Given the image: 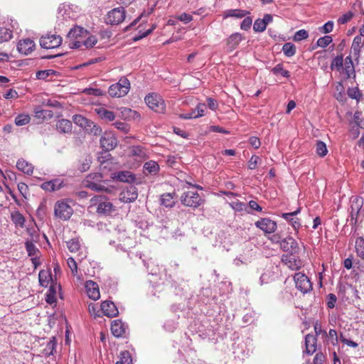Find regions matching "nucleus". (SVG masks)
<instances>
[{"label": "nucleus", "mask_w": 364, "mask_h": 364, "mask_svg": "<svg viewBox=\"0 0 364 364\" xmlns=\"http://www.w3.org/2000/svg\"><path fill=\"white\" fill-rule=\"evenodd\" d=\"M103 176L100 173H92L87 175L83 181L84 186L97 191H109L104 185Z\"/></svg>", "instance_id": "f257e3e1"}, {"label": "nucleus", "mask_w": 364, "mask_h": 364, "mask_svg": "<svg viewBox=\"0 0 364 364\" xmlns=\"http://www.w3.org/2000/svg\"><path fill=\"white\" fill-rule=\"evenodd\" d=\"M91 206H96V211L100 215H109L114 210L113 204L103 196H96L90 200Z\"/></svg>", "instance_id": "f03ea898"}, {"label": "nucleus", "mask_w": 364, "mask_h": 364, "mask_svg": "<svg viewBox=\"0 0 364 364\" xmlns=\"http://www.w3.org/2000/svg\"><path fill=\"white\" fill-rule=\"evenodd\" d=\"M130 82L127 77H121L118 82L109 86L108 93L112 97H122L129 91Z\"/></svg>", "instance_id": "7ed1b4c3"}, {"label": "nucleus", "mask_w": 364, "mask_h": 364, "mask_svg": "<svg viewBox=\"0 0 364 364\" xmlns=\"http://www.w3.org/2000/svg\"><path fill=\"white\" fill-rule=\"evenodd\" d=\"M180 200L183 205L194 209L198 208L203 203V200L196 191H188L183 192Z\"/></svg>", "instance_id": "20e7f679"}, {"label": "nucleus", "mask_w": 364, "mask_h": 364, "mask_svg": "<svg viewBox=\"0 0 364 364\" xmlns=\"http://www.w3.org/2000/svg\"><path fill=\"white\" fill-rule=\"evenodd\" d=\"M145 102L148 107L158 113H164L166 111V105L160 95L152 93L148 95L145 99Z\"/></svg>", "instance_id": "39448f33"}, {"label": "nucleus", "mask_w": 364, "mask_h": 364, "mask_svg": "<svg viewBox=\"0 0 364 364\" xmlns=\"http://www.w3.org/2000/svg\"><path fill=\"white\" fill-rule=\"evenodd\" d=\"M73 213L72 207L66 201L61 200L55 203L54 214L57 218L67 220L71 217Z\"/></svg>", "instance_id": "423d86ee"}, {"label": "nucleus", "mask_w": 364, "mask_h": 364, "mask_svg": "<svg viewBox=\"0 0 364 364\" xmlns=\"http://www.w3.org/2000/svg\"><path fill=\"white\" fill-rule=\"evenodd\" d=\"M62 43V38L55 34L48 33L40 38V46L45 49H53L59 47Z\"/></svg>", "instance_id": "0eeeda50"}, {"label": "nucleus", "mask_w": 364, "mask_h": 364, "mask_svg": "<svg viewBox=\"0 0 364 364\" xmlns=\"http://www.w3.org/2000/svg\"><path fill=\"white\" fill-rule=\"evenodd\" d=\"M296 287L303 294H306L312 290V284L306 275L301 272H297L294 276Z\"/></svg>", "instance_id": "6e6552de"}, {"label": "nucleus", "mask_w": 364, "mask_h": 364, "mask_svg": "<svg viewBox=\"0 0 364 364\" xmlns=\"http://www.w3.org/2000/svg\"><path fill=\"white\" fill-rule=\"evenodd\" d=\"M126 16L123 7L114 8L109 11L106 16V23L111 25H118L122 23Z\"/></svg>", "instance_id": "1a4fd4ad"}, {"label": "nucleus", "mask_w": 364, "mask_h": 364, "mask_svg": "<svg viewBox=\"0 0 364 364\" xmlns=\"http://www.w3.org/2000/svg\"><path fill=\"white\" fill-rule=\"evenodd\" d=\"M77 7L74 5L63 4L58 7V18L65 20L75 19L77 17Z\"/></svg>", "instance_id": "9d476101"}, {"label": "nucleus", "mask_w": 364, "mask_h": 364, "mask_svg": "<svg viewBox=\"0 0 364 364\" xmlns=\"http://www.w3.org/2000/svg\"><path fill=\"white\" fill-rule=\"evenodd\" d=\"M73 122L77 124V126L82 127V129L85 130L91 129V128H93L94 134H97L101 132V129L100 127L95 125L93 124V122L82 115L80 114H75L73 117Z\"/></svg>", "instance_id": "9b49d317"}, {"label": "nucleus", "mask_w": 364, "mask_h": 364, "mask_svg": "<svg viewBox=\"0 0 364 364\" xmlns=\"http://www.w3.org/2000/svg\"><path fill=\"white\" fill-rule=\"evenodd\" d=\"M280 247L282 250L289 252L291 255L298 254L299 251L297 242L291 237H288L282 240Z\"/></svg>", "instance_id": "f8f14e48"}, {"label": "nucleus", "mask_w": 364, "mask_h": 364, "mask_svg": "<svg viewBox=\"0 0 364 364\" xmlns=\"http://www.w3.org/2000/svg\"><path fill=\"white\" fill-rule=\"evenodd\" d=\"M255 226L265 233H272L277 228V223L269 218H261L255 223Z\"/></svg>", "instance_id": "ddd939ff"}, {"label": "nucleus", "mask_w": 364, "mask_h": 364, "mask_svg": "<svg viewBox=\"0 0 364 364\" xmlns=\"http://www.w3.org/2000/svg\"><path fill=\"white\" fill-rule=\"evenodd\" d=\"M100 144L105 151H108L116 147L117 140L112 133H105L100 138Z\"/></svg>", "instance_id": "4468645a"}, {"label": "nucleus", "mask_w": 364, "mask_h": 364, "mask_svg": "<svg viewBox=\"0 0 364 364\" xmlns=\"http://www.w3.org/2000/svg\"><path fill=\"white\" fill-rule=\"evenodd\" d=\"M362 48H364V38L356 36L352 43L350 55L358 62L360 57Z\"/></svg>", "instance_id": "2eb2a0df"}, {"label": "nucleus", "mask_w": 364, "mask_h": 364, "mask_svg": "<svg viewBox=\"0 0 364 364\" xmlns=\"http://www.w3.org/2000/svg\"><path fill=\"white\" fill-rule=\"evenodd\" d=\"M36 47L34 41L30 38L20 40L17 44V49L19 53L25 55L31 53Z\"/></svg>", "instance_id": "dca6fc26"}, {"label": "nucleus", "mask_w": 364, "mask_h": 364, "mask_svg": "<svg viewBox=\"0 0 364 364\" xmlns=\"http://www.w3.org/2000/svg\"><path fill=\"white\" fill-rule=\"evenodd\" d=\"M138 197L137 189L135 186H130L121 192L119 200L123 203H131Z\"/></svg>", "instance_id": "f3484780"}, {"label": "nucleus", "mask_w": 364, "mask_h": 364, "mask_svg": "<svg viewBox=\"0 0 364 364\" xmlns=\"http://www.w3.org/2000/svg\"><path fill=\"white\" fill-rule=\"evenodd\" d=\"M87 36V31L80 26L71 28L68 33V38L70 40V46L75 41H82Z\"/></svg>", "instance_id": "a211bd4d"}, {"label": "nucleus", "mask_w": 364, "mask_h": 364, "mask_svg": "<svg viewBox=\"0 0 364 364\" xmlns=\"http://www.w3.org/2000/svg\"><path fill=\"white\" fill-rule=\"evenodd\" d=\"M87 294L89 298L93 300H97L100 297L99 287L97 284L93 281H87L85 284Z\"/></svg>", "instance_id": "6ab92c4d"}, {"label": "nucleus", "mask_w": 364, "mask_h": 364, "mask_svg": "<svg viewBox=\"0 0 364 364\" xmlns=\"http://www.w3.org/2000/svg\"><path fill=\"white\" fill-rule=\"evenodd\" d=\"M127 325L121 320H114L111 323V331L115 337H122L126 334Z\"/></svg>", "instance_id": "aec40b11"}, {"label": "nucleus", "mask_w": 364, "mask_h": 364, "mask_svg": "<svg viewBox=\"0 0 364 364\" xmlns=\"http://www.w3.org/2000/svg\"><path fill=\"white\" fill-rule=\"evenodd\" d=\"M300 213V208H298L296 210L291 213H284L282 214V218L288 221L294 230H298L301 226V223L299 219L296 218V215Z\"/></svg>", "instance_id": "412c9836"}, {"label": "nucleus", "mask_w": 364, "mask_h": 364, "mask_svg": "<svg viewBox=\"0 0 364 364\" xmlns=\"http://www.w3.org/2000/svg\"><path fill=\"white\" fill-rule=\"evenodd\" d=\"M101 309L104 314L108 317H114L119 314L117 306L111 301H103L101 304Z\"/></svg>", "instance_id": "4be33fe9"}, {"label": "nucleus", "mask_w": 364, "mask_h": 364, "mask_svg": "<svg viewBox=\"0 0 364 364\" xmlns=\"http://www.w3.org/2000/svg\"><path fill=\"white\" fill-rule=\"evenodd\" d=\"M243 37L240 33H235L230 36L227 39V50L229 52L233 51L237 48L240 43L242 41Z\"/></svg>", "instance_id": "5701e85b"}, {"label": "nucleus", "mask_w": 364, "mask_h": 364, "mask_svg": "<svg viewBox=\"0 0 364 364\" xmlns=\"http://www.w3.org/2000/svg\"><path fill=\"white\" fill-rule=\"evenodd\" d=\"M112 178L122 182L132 183L135 181V176L130 171H123L112 173Z\"/></svg>", "instance_id": "b1692460"}, {"label": "nucleus", "mask_w": 364, "mask_h": 364, "mask_svg": "<svg viewBox=\"0 0 364 364\" xmlns=\"http://www.w3.org/2000/svg\"><path fill=\"white\" fill-rule=\"evenodd\" d=\"M63 186V182L60 178H55L49 181L43 183L41 188L46 191H55L59 190Z\"/></svg>", "instance_id": "393cba45"}, {"label": "nucleus", "mask_w": 364, "mask_h": 364, "mask_svg": "<svg viewBox=\"0 0 364 364\" xmlns=\"http://www.w3.org/2000/svg\"><path fill=\"white\" fill-rule=\"evenodd\" d=\"M97 42V39L95 36H89L86 39L82 41H75L72 45L71 48H79L82 45L86 48H92Z\"/></svg>", "instance_id": "a878e982"}, {"label": "nucleus", "mask_w": 364, "mask_h": 364, "mask_svg": "<svg viewBox=\"0 0 364 364\" xmlns=\"http://www.w3.org/2000/svg\"><path fill=\"white\" fill-rule=\"evenodd\" d=\"M305 353L311 355L316 350V338L315 336L311 334H307L305 336Z\"/></svg>", "instance_id": "bb28decb"}, {"label": "nucleus", "mask_w": 364, "mask_h": 364, "mask_svg": "<svg viewBox=\"0 0 364 364\" xmlns=\"http://www.w3.org/2000/svg\"><path fill=\"white\" fill-rule=\"evenodd\" d=\"M294 255L291 254L290 255H283L282 257V261L291 269L296 270L300 268L301 262L300 260L296 259Z\"/></svg>", "instance_id": "cd10ccee"}, {"label": "nucleus", "mask_w": 364, "mask_h": 364, "mask_svg": "<svg viewBox=\"0 0 364 364\" xmlns=\"http://www.w3.org/2000/svg\"><path fill=\"white\" fill-rule=\"evenodd\" d=\"M176 193H166L161 196L160 197V203L161 205L165 206L166 208H172L176 204Z\"/></svg>", "instance_id": "c85d7f7f"}, {"label": "nucleus", "mask_w": 364, "mask_h": 364, "mask_svg": "<svg viewBox=\"0 0 364 364\" xmlns=\"http://www.w3.org/2000/svg\"><path fill=\"white\" fill-rule=\"evenodd\" d=\"M352 55L347 56L345 59L343 70L346 73L347 78L355 76V68L352 60Z\"/></svg>", "instance_id": "c756f323"}, {"label": "nucleus", "mask_w": 364, "mask_h": 364, "mask_svg": "<svg viewBox=\"0 0 364 364\" xmlns=\"http://www.w3.org/2000/svg\"><path fill=\"white\" fill-rule=\"evenodd\" d=\"M132 155L136 156L137 159L142 161L149 158L147 150L141 146H134L131 150Z\"/></svg>", "instance_id": "7c9ffc66"}, {"label": "nucleus", "mask_w": 364, "mask_h": 364, "mask_svg": "<svg viewBox=\"0 0 364 364\" xmlns=\"http://www.w3.org/2000/svg\"><path fill=\"white\" fill-rule=\"evenodd\" d=\"M25 245H26V249L28 252V255L30 257H33L31 259L32 262L35 264V266H36L38 255L39 253L38 249L36 247V246L32 242H30V241H27Z\"/></svg>", "instance_id": "2f4dec72"}, {"label": "nucleus", "mask_w": 364, "mask_h": 364, "mask_svg": "<svg viewBox=\"0 0 364 364\" xmlns=\"http://www.w3.org/2000/svg\"><path fill=\"white\" fill-rule=\"evenodd\" d=\"M250 12L242 9H228L224 12V18L229 17H235L237 18H242L245 17Z\"/></svg>", "instance_id": "473e14b6"}, {"label": "nucleus", "mask_w": 364, "mask_h": 364, "mask_svg": "<svg viewBox=\"0 0 364 364\" xmlns=\"http://www.w3.org/2000/svg\"><path fill=\"white\" fill-rule=\"evenodd\" d=\"M16 168L19 171H21L28 175L31 174L33 171V165L24 159H18V161L16 163Z\"/></svg>", "instance_id": "72a5a7b5"}, {"label": "nucleus", "mask_w": 364, "mask_h": 364, "mask_svg": "<svg viewBox=\"0 0 364 364\" xmlns=\"http://www.w3.org/2000/svg\"><path fill=\"white\" fill-rule=\"evenodd\" d=\"M56 129L60 133H68L72 130V123L68 119H62L56 124Z\"/></svg>", "instance_id": "f704fd0d"}, {"label": "nucleus", "mask_w": 364, "mask_h": 364, "mask_svg": "<svg viewBox=\"0 0 364 364\" xmlns=\"http://www.w3.org/2000/svg\"><path fill=\"white\" fill-rule=\"evenodd\" d=\"M96 112L102 119L106 120L107 122H112L115 119L114 113L105 108L100 107L96 109Z\"/></svg>", "instance_id": "c9c22d12"}, {"label": "nucleus", "mask_w": 364, "mask_h": 364, "mask_svg": "<svg viewBox=\"0 0 364 364\" xmlns=\"http://www.w3.org/2000/svg\"><path fill=\"white\" fill-rule=\"evenodd\" d=\"M144 170L145 174L156 175L159 171V166L154 161H149L144 164Z\"/></svg>", "instance_id": "e433bc0d"}, {"label": "nucleus", "mask_w": 364, "mask_h": 364, "mask_svg": "<svg viewBox=\"0 0 364 364\" xmlns=\"http://www.w3.org/2000/svg\"><path fill=\"white\" fill-rule=\"evenodd\" d=\"M11 219L16 226L21 228L24 226L25 218L18 210H14L11 213Z\"/></svg>", "instance_id": "4c0bfd02"}, {"label": "nucleus", "mask_w": 364, "mask_h": 364, "mask_svg": "<svg viewBox=\"0 0 364 364\" xmlns=\"http://www.w3.org/2000/svg\"><path fill=\"white\" fill-rule=\"evenodd\" d=\"M331 69L341 72L343 70V55L336 56L331 63Z\"/></svg>", "instance_id": "58836bf2"}, {"label": "nucleus", "mask_w": 364, "mask_h": 364, "mask_svg": "<svg viewBox=\"0 0 364 364\" xmlns=\"http://www.w3.org/2000/svg\"><path fill=\"white\" fill-rule=\"evenodd\" d=\"M326 339V343L331 344L333 346L338 345V336L337 331L334 329H330L328 333L324 334Z\"/></svg>", "instance_id": "ea45409f"}, {"label": "nucleus", "mask_w": 364, "mask_h": 364, "mask_svg": "<svg viewBox=\"0 0 364 364\" xmlns=\"http://www.w3.org/2000/svg\"><path fill=\"white\" fill-rule=\"evenodd\" d=\"M229 205L236 212H246L250 213V212L247 210V206L245 203L240 202V200H235L229 203Z\"/></svg>", "instance_id": "a19ab883"}, {"label": "nucleus", "mask_w": 364, "mask_h": 364, "mask_svg": "<svg viewBox=\"0 0 364 364\" xmlns=\"http://www.w3.org/2000/svg\"><path fill=\"white\" fill-rule=\"evenodd\" d=\"M12 36L11 30L6 27H0V43L9 41Z\"/></svg>", "instance_id": "79ce46f5"}, {"label": "nucleus", "mask_w": 364, "mask_h": 364, "mask_svg": "<svg viewBox=\"0 0 364 364\" xmlns=\"http://www.w3.org/2000/svg\"><path fill=\"white\" fill-rule=\"evenodd\" d=\"M355 250L358 256L364 259V239L361 237L355 240Z\"/></svg>", "instance_id": "37998d69"}, {"label": "nucleus", "mask_w": 364, "mask_h": 364, "mask_svg": "<svg viewBox=\"0 0 364 364\" xmlns=\"http://www.w3.org/2000/svg\"><path fill=\"white\" fill-rule=\"evenodd\" d=\"M282 50L287 57H291L296 53V46L291 43H286L283 45Z\"/></svg>", "instance_id": "c03bdc74"}, {"label": "nucleus", "mask_w": 364, "mask_h": 364, "mask_svg": "<svg viewBox=\"0 0 364 364\" xmlns=\"http://www.w3.org/2000/svg\"><path fill=\"white\" fill-rule=\"evenodd\" d=\"M38 279L41 286L47 287L50 280V276L46 271L41 270L38 274Z\"/></svg>", "instance_id": "a18cd8bd"}, {"label": "nucleus", "mask_w": 364, "mask_h": 364, "mask_svg": "<svg viewBox=\"0 0 364 364\" xmlns=\"http://www.w3.org/2000/svg\"><path fill=\"white\" fill-rule=\"evenodd\" d=\"M57 341L55 337H53V338L48 342L46 348L44 349L45 353L48 355H53L55 351Z\"/></svg>", "instance_id": "49530a36"}, {"label": "nucleus", "mask_w": 364, "mask_h": 364, "mask_svg": "<svg viewBox=\"0 0 364 364\" xmlns=\"http://www.w3.org/2000/svg\"><path fill=\"white\" fill-rule=\"evenodd\" d=\"M316 152L321 157L325 156L328 153L326 144L321 141H318L316 144Z\"/></svg>", "instance_id": "de8ad7c7"}, {"label": "nucleus", "mask_w": 364, "mask_h": 364, "mask_svg": "<svg viewBox=\"0 0 364 364\" xmlns=\"http://www.w3.org/2000/svg\"><path fill=\"white\" fill-rule=\"evenodd\" d=\"M272 72L274 75H281L283 77H289V72L288 70H286L284 69L282 64H277L275 65L272 70Z\"/></svg>", "instance_id": "09e8293b"}, {"label": "nucleus", "mask_w": 364, "mask_h": 364, "mask_svg": "<svg viewBox=\"0 0 364 364\" xmlns=\"http://www.w3.org/2000/svg\"><path fill=\"white\" fill-rule=\"evenodd\" d=\"M67 247L71 252H76L79 250L80 244L78 239H71L67 242Z\"/></svg>", "instance_id": "8fccbe9b"}, {"label": "nucleus", "mask_w": 364, "mask_h": 364, "mask_svg": "<svg viewBox=\"0 0 364 364\" xmlns=\"http://www.w3.org/2000/svg\"><path fill=\"white\" fill-rule=\"evenodd\" d=\"M56 72L53 70H39L36 73V77L39 80H48V77L55 75Z\"/></svg>", "instance_id": "3c124183"}, {"label": "nucleus", "mask_w": 364, "mask_h": 364, "mask_svg": "<svg viewBox=\"0 0 364 364\" xmlns=\"http://www.w3.org/2000/svg\"><path fill=\"white\" fill-rule=\"evenodd\" d=\"M30 122V117L28 114H18L15 118V123L17 126L27 124Z\"/></svg>", "instance_id": "603ef678"}, {"label": "nucleus", "mask_w": 364, "mask_h": 364, "mask_svg": "<svg viewBox=\"0 0 364 364\" xmlns=\"http://www.w3.org/2000/svg\"><path fill=\"white\" fill-rule=\"evenodd\" d=\"M333 41L332 37L330 36H325L321 37L317 41V46L322 48L327 47Z\"/></svg>", "instance_id": "864d4df0"}, {"label": "nucleus", "mask_w": 364, "mask_h": 364, "mask_svg": "<svg viewBox=\"0 0 364 364\" xmlns=\"http://www.w3.org/2000/svg\"><path fill=\"white\" fill-rule=\"evenodd\" d=\"M91 163V157L90 156H87L82 161H80L79 170L81 172L87 171L90 168Z\"/></svg>", "instance_id": "5fc2aeb1"}, {"label": "nucleus", "mask_w": 364, "mask_h": 364, "mask_svg": "<svg viewBox=\"0 0 364 364\" xmlns=\"http://www.w3.org/2000/svg\"><path fill=\"white\" fill-rule=\"evenodd\" d=\"M266 28L267 25L262 18H257L253 25V29L255 32H263Z\"/></svg>", "instance_id": "6e6d98bb"}, {"label": "nucleus", "mask_w": 364, "mask_h": 364, "mask_svg": "<svg viewBox=\"0 0 364 364\" xmlns=\"http://www.w3.org/2000/svg\"><path fill=\"white\" fill-rule=\"evenodd\" d=\"M118 362H122V364H132V360L130 353L127 350L122 351L120 354V360Z\"/></svg>", "instance_id": "4d7b16f0"}, {"label": "nucleus", "mask_w": 364, "mask_h": 364, "mask_svg": "<svg viewBox=\"0 0 364 364\" xmlns=\"http://www.w3.org/2000/svg\"><path fill=\"white\" fill-rule=\"evenodd\" d=\"M309 37V33L304 29H301L296 31L294 36V41H301L306 39Z\"/></svg>", "instance_id": "13d9d810"}, {"label": "nucleus", "mask_w": 364, "mask_h": 364, "mask_svg": "<svg viewBox=\"0 0 364 364\" xmlns=\"http://www.w3.org/2000/svg\"><path fill=\"white\" fill-rule=\"evenodd\" d=\"M252 24V19L250 16H246L241 22L240 28L244 31H248Z\"/></svg>", "instance_id": "bf43d9fd"}, {"label": "nucleus", "mask_w": 364, "mask_h": 364, "mask_svg": "<svg viewBox=\"0 0 364 364\" xmlns=\"http://www.w3.org/2000/svg\"><path fill=\"white\" fill-rule=\"evenodd\" d=\"M259 160L260 159L258 156L252 155L248 161V168L251 170L255 169L257 166Z\"/></svg>", "instance_id": "052dcab7"}, {"label": "nucleus", "mask_w": 364, "mask_h": 364, "mask_svg": "<svg viewBox=\"0 0 364 364\" xmlns=\"http://www.w3.org/2000/svg\"><path fill=\"white\" fill-rule=\"evenodd\" d=\"M85 94L93 96H101L103 95V92L100 89L97 88H85L83 90Z\"/></svg>", "instance_id": "680f3d73"}, {"label": "nucleus", "mask_w": 364, "mask_h": 364, "mask_svg": "<svg viewBox=\"0 0 364 364\" xmlns=\"http://www.w3.org/2000/svg\"><path fill=\"white\" fill-rule=\"evenodd\" d=\"M333 22L332 21H328L319 28V31L323 33H328L333 31Z\"/></svg>", "instance_id": "e2e57ef3"}, {"label": "nucleus", "mask_w": 364, "mask_h": 364, "mask_svg": "<svg viewBox=\"0 0 364 364\" xmlns=\"http://www.w3.org/2000/svg\"><path fill=\"white\" fill-rule=\"evenodd\" d=\"M67 264L73 274L76 275L77 274V266L75 260L73 257H69L67 260Z\"/></svg>", "instance_id": "0e129e2a"}, {"label": "nucleus", "mask_w": 364, "mask_h": 364, "mask_svg": "<svg viewBox=\"0 0 364 364\" xmlns=\"http://www.w3.org/2000/svg\"><path fill=\"white\" fill-rule=\"evenodd\" d=\"M337 301V297L333 294H329L327 296V306L329 309H333L335 307Z\"/></svg>", "instance_id": "69168bd1"}, {"label": "nucleus", "mask_w": 364, "mask_h": 364, "mask_svg": "<svg viewBox=\"0 0 364 364\" xmlns=\"http://www.w3.org/2000/svg\"><path fill=\"white\" fill-rule=\"evenodd\" d=\"M271 280H272L271 272H267L263 273L260 276L259 283L261 285H262L264 284H267V283L270 282Z\"/></svg>", "instance_id": "338daca9"}, {"label": "nucleus", "mask_w": 364, "mask_h": 364, "mask_svg": "<svg viewBox=\"0 0 364 364\" xmlns=\"http://www.w3.org/2000/svg\"><path fill=\"white\" fill-rule=\"evenodd\" d=\"M352 17L353 14L351 12L346 13L338 18V22L340 24H345L348 22L352 18Z\"/></svg>", "instance_id": "774afa93"}]
</instances>
